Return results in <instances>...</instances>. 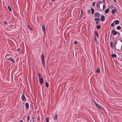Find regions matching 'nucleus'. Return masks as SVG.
Instances as JSON below:
<instances>
[{
	"label": "nucleus",
	"mask_w": 122,
	"mask_h": 122,
	"mask_svg": "<svg viewBox=\"0 0 122 122\" xmlns=\"http://www.w3.org/2000/svg\"><path fill=\"white\" fill-rule=\"evenodd\" d=\"M41 60L43 64V65L44 67H45V63L44 60V54H42L41 55Z\"/></svg>",
	"instance_id": "nucleus-1"
},
{
	"label": "nucleus",
	"mask_w": 122,
	"mask_h": 122,
	"mask_svg": "<svg viewBox=\"0 0 122 122\" xmlns=\"http://www.w3.org/2000/svg\"><path fill=\"white\" fill-rule=\"evenodd\" d=\"M38 75L40 83V84L41 85L43 83V79L41 74L39 73L38 74Z\"/></svg>",
	"instance_id": "nucleus-2"
},
{
	"label": "nucleus",
	"mask_w": 122,
	"mask_h": 122,
	"mask_svg": "<svg viewBox=\"0 0 122 122\" xmlns=\"http://www.w3.org/2000/svg\"><path fill=\"white\" fill-rule=\"evenodd\" d=\"M21 99L22 100V101H25L26 100V98H25V95H24V94H23L22 96H21Z\"/></svg>",
	"instance_id": "nucleus-3"
},
{
	"label": "nucleus",
	"mask_w": 122,
	"mask_h": 122,
	"mask_svg": "<svg viewBox=\"0 0 122 122\" xmlns=\"http://www.w3.org/2000/svg\"><path fill=\"white\" fill-rule=\"evenodd\" d=\"M100 15V13L98 12H95L94 14L95 16L97 18H98L99 17Z\"/></svg>",
	"instance_id": "nucleus-4"
},
{
	"label": "nucleus",
	"mask_w": 122,
	"mask_h": 122,
	"mask_svg": "<svg viewBox=\"0 0 122 122\" xmlns=\"http://www.w3.org/2000/svg\"><path fill=\"white\" fill-rule=\"evenodd\" d=\"M117 31L114 30H112L111 32V33H112V35H116L117 34Z\"/></svg>",
	"instance_id": "nucleus-5"
},
{
	"label": "nucleus",
	"mask_w": 122,
	"mask_h": 122,
	"mask_svg": "<svg viewBox=\"0 0 122 122\" xmlns=\"http://www.w3.org/2000/svg\"><path fill=\"white\" fill-rule=\"evenodd\" d=\"M94 103L96 106L99 109H101V108H102V107L100 106L99 105L97 104L95 101L94 102Z\"/></svg>",
	"instance_id": "nucleus-6"
},
{
	"label": "nucleus",
	"mask_w": 122,
	"mask_h": 122,
	"mask_svg": "<svg viewBox=\"0 0 122 122\" xmlns=\"http://www.w3.org/2000/svg\"><path fill=\"white\" fill-rule=\"evenodd\" d=\"M11 57H10V58H7L6 60H8V61H11L13 63H15V62L13 60V59H11Z\"/></svg>",
	"instance_id": "nucleus-7"
},
{
	"label": "nucleus",
	"mask_w": 122,
	"mask_h": 122,
	"mask_svg": "<svg viewBox=\"0 0 122 122\" xmlns=\"http://www.w3.org/2000/svg\"><path fill=\"white\" fill-rule=\"evenodd\" d=\"M42 29L44 33H45L46 32V28L45 26L43 25H42Z\"/></svg>",
	"instance_id": "nucleus-8"
},
{
	"label": "nucleus",
	"mask_w": 122,
	"mask_h": 122,
	"mask_svg": "<svg viewBox=\"0 0 122 122\" xmlns=\"http://www.w3.org/2000/svg\"><path fill=\"white\" fill-rule=\"evenodd\" d=\"M117 11V9L115 7V9H113L112 11V14H115V12Z\"/></svg>",
	"instance_id": "nucleus-9"
},
{
	"label": "nucleus",
	"mask_w": 122,
	"mask_h": 122,
	"mask_svg": "<svg viewBox=\"0 0 122 122\" xmlns=\"http://www.w3.org/2000/svg\"><path fill=\"white\" fill-rule=\"evenodd\" d=\"M105 19V17L103 15H102L101 17V20L102 21H103Z\"/></svg>",
	"instance_id": "nucleus-10"
},
{
	"label": "nucleus",
	"mask_w": 122,
	"mask_h": 122,
	"mask_svg": "<svg viewBox=\"0 0 122 122\" xmlns=\"http://www.w3.org/2000/svg\"><path fill=\"white\" fill-rule=\"evenodd\" d=\"M115 24L116 25L118 24L119 23V21L118 20H116L114 21Z\"/></svg>",
	"instance_id": "nucleus-11"
},
{
	"label": "nucleus",
	"mask_w": 122,
	"mask_h": 122,
	"mask_svg": "<svg viewBox=\"0 0 122 122\" xmlns=\"http://www.w3.org/2000/svg\"><path fill=\"white\" fill-rule=\"evenodd\" d=\"M94 20L96 21H99L100 20V19L98 18H95L94 19Z\"/></svg>",
	"instance_id": "nucleus-12"
},
{
	"label": "nucleus",
	"mask_w": 122,
	"mask_h": 122,
	"mask_svg": "<svg viewBox=\"0 0 122 122\" xmlns=\"http://www.w3.org/2000/svg\"><path fill=\"white\" fill-rule=\"evenodd\" d=\"M25 105L26 109H28L29 107L28 103H26L25 104Z\"/></svg>",
	"instance_id": "nucleus-13"
},
{
	"label": "nucleus",
	"mask_w": 122,
	"mask_h": 122,
	"mask_svg": "<svg viewBox=\"0 0 122 122\" xmlns=\"http://www.w3.org/2000/svg\"><path fill=\"white\" fill-rule=\"evenodd\" d=\"M96 33H95V36L94 37H97V38H98L99 37V35L98 33L96 31L95 32Z\"/></svg>",
	"instance_id": "nucleus-14"
},
{
	"label": "nucleus",
	"mask_w": 122,
	"mask_h": 122,
	"mask_svg": "<svg viewBox=\"0 0 122 122\" xmlns=\"http://www.w3.org/2000/svg\"><path fill=\"white\" fill-rule=\"evenodd\" d=\"M58 116L57 115H55L54 117V120H56Z\"/></svg>",
	"instance_id": "nucleus-15"
},
{
	"label": "nucleus",
	"mask_w": 122,
	"mask_h": 122,
	"mask_svg": "<svg viewBox=\"0 0 122 122\" xmlns=\"http://www.w3.org/2000/svg\"><path fill=\"white\" fill-rule=\"evenodd\" d=\"M102 1H98L97 2V5H98L99 6V5H100V4L101 3V2Z\"/></svg>",
	"instance_id": "nucleus-16"
},
{
	"label": "nucleus",
	"mask_w": 122,
	"mask_h": 122,
	"mask_svg": "<svg viewBox=\"0 0 122 122\" xmlns=\"http://www.w3.org/2000/svg\"><path fill=\"white\" fill-rule=\"evenodd\" d=\"M109 9H107L105 11V13H107L109 12Z\"/></svg>",
	"instance_id": "nucleus-17"
},
{
	"label": "nucleus",
	"mask_w": 122,
	"mask_h": 122,
	"mask_svg": "<svg viewBox=\"0 0 122 122\" xmlns=\"http://www.w3.org/2000/svg\"><path fill=\"white\" fill-rule=\"evenodd\" d=\"M81 14L80 15V17H82L83 15V11L82 9L81 10Z\"/></svg>",
	"instance_id": "nucleus-18"
},
{
	"label": "nucleus",
	"mask_w": 122,
	"mask_h": 122,
	"mask_svg": "<svg viewBox=\"0 0 122 122\" xmlns=\"http://www.w3.org/2000/svg\"><path fill=\"white\" fill-rule=\"evenodd\" d=\"M111 56L112 57L114 58L116 57L117 56L115 54H112Z\"/></svg>",
	"instance_id": "nucleus-19"
},
{
	"label": "nucleus",
	"mask_w": 122,
	"mask_h": 122,
	"mask_svg": "<svg viewBox=\"0 0 122 122\" xmlns=\"http://www.w3.org/2000/svg\"><path fill=\"white\" fill-rule=\"evenodd\" d=\"M101 26L99 25H98L96 26V28L98 29H100L101 28Z\"/></svg>",
	"instance_id": "nucleus-20"
},
{
	"label": "nucleus",
	"mask_w": 122,
	"mask_h": 122,
	"mask_svg": "<svg viewBox=\"0 0 122 122\" xmlns=\"http://www.w3.org/2000/svg\"><path fill=\"white\" fill-rule=\"evenodd\" d=\"M91 13L92 14H93L94 12V10L93 9L91 8Z\"/></svg>",
	"instance_id": "nucleus-21"
},
{
	"label": "nucleus",
	"mask_w": 122,
	"mask_h": 122,
	"mask_svg": "<svg viewBox=\"0 0 122 122\" xmlns=\"http://www.w3.org/2000/svg\"><path fill=\"white\" fill-rule=\"evenodd\" d=\"M96 71L98 73H99L100 71L99 69L98 68H97L96 70Z\"/></svg>",
	"instance_id": "nucleus-22"
},
{
	"label": "nucleus",
	"mask_w": 122,
	"mask_h": 122,
	"mask_svg": "<svg viewBox=\"0 0 122 122\" xmlns=\"http://www.w3.org/2000/svg\"><path fill=\"white\" fill-rule=\"evenodd\" d=\"M8 8L10 11H12V9L9 5H8Z\"/></svg>",
	"instance_id": "nucleus-23"
},
{
	"label": "nucleus",
	"mask_w": 122,
	"mask_h": 122,
	"mask_svg": "<svg viewBox=\"0 0 122 122\" xmlns=\"http://www.w3.org/2000/svg\"><path fill=\"white\" fill-rule=\"evenodd\" d=\"M121 29V27L120 26H118L117 27V29L118 30H120Z\"/></svg>",
	"instance_id": "nucleus-24"
},
{
	"label": "nucleus",
	"mask_w": 122,
	"mask_h": 122,
	"mask_svg": "<svg viewBox=\"0 0 122 122\" xmlns=\"http://www.w3.org/2000/svg\"><path fill=\"white\" fill-rule=\"evenodd\" d=\"M94 39L95 42L97 43V37H94Z\"/></svg>",
	"instance_id": "nucleus-25"
},
{
	"label": "nucleus",
	"mask_w": 122,
	"mask_h": 122,
	"mask_svg": "<svg viewBox=\"0 0 122 122\" xmlns=\"http://www.w3.org/2000/svg\"><path fill=\"white\" fill-rule=\"evenodd\" d=\"M110 44H111V48H112L113 47V42H112L111 41L110 42Z\"/></svg>",
	"instance_id": "nucleus-26"
},
{
	"label": "nucleus",
	"mask_w": 122,
	"mask_h": 122,
	"mask_svg": "<svg viewBox=\"0 0 122 122\" xmlns=\"http://www.w3.org/2000/svg\"><path fill=\"white\" fill-rule=\"evenodd\" d=\"M45 85L46 87H48L49 85L48 83L46 82L45 83Z\"/></svg>",
	"instance_id": "nucleus-27"
},
{
	"label": "nucleus",
	"mask_w": 122,
	"mask_h": 122,
	"mask_svg": "<svg viewBox=\"0 0 122 122\" xmlns=\"http://www.w3.org/2000/svg\"><path fill=\"white\" fill-rule=\"evenodd\" d=\"M114 26V23L113 22L111 24V27H112Z\"/></svg>",
	"instance_id": "nucleus-28"
},
{
	"label": "nucleus",
	"mask_w": 122,
	"mask_h": 122,
	"mask_svg": "<svg viewBox=\"0 0 122 122\" xmlns=\"http://www.w3.org/2000/svg\"><path fill=\"white\" fill-rule=\"evenodd\" d=\"M117 43V41H116L114 42V46L116 47V45Z\"/></svg>",
	"instance_id": "nucleus-29"
},
{
	"label": "nucleus",
	"mask_w": 122,
	"mask_h": 122,
	"mask_svg": "<svg viewBox=\"0 0 122 122\" xmlns=\"http://www.w3.org/2000/svg\"><path fill=\"white\" fill-rule=\"evenodd\" d=\"M46 122H48L49 121V118L48 117L46 118Z\"/></svg>",
	"instance_id": "nucleus-30"
},
{
	"label": "nucleus",
	"mask_w": 122,
	"mask_h": 122,
	"mask_svg": "<svg viewBox=\"0 0 122 122\" xmlns=\"http://www.w3.org/2000/svg\"><path fill=\"white\" fill-rule=\"evenodd\" d=\"M28 27L29 29L33 31L32 29L31 28H30L29 25H28Z\"/></svg>",
	"instance_id": "nucleus-31"
},
{
	"label": "nucleus",
	"mask_w": 122,
	"mask_h": 122,
	"mask_svg": "<svg viewBox=\"0 0 122 122\" xmlns=\"http://www.w3.org/2000/svg\"><path fill=\"white\" fill-rule=\"evenodd\" d=\"M95 2H94L92 3V5L93 6H95Z\"/></svg>",
	"instance_id": "nucleus-32"
},
{
	"label": "nucleus",
	"mask_w": 122,
	"mask_h": 122,
	"mask_svg": "<svg viewBox=\"0 0 122 122\" xmlns=\"http://www.w3.org/2000/svg\"><path fill=\"white\" fill-rule=\"evenodd\" d=\"M30 117L29 115H28V117L27 118V121H28L29 120Z\"/></svg>",
	"instance_id": "nucleus-33"
},
{
	"label": "nucleus",
	"mask_w": 122,
	"mask_h": 122,
	"mask_svg": "<svg viewBox=\"0 0 122 122\" xmlns=\"http://www.w3.org/2000/svg\"><path fill=\"white\" fill-rule=\"evenodd\" d=\"M39 119H40V117L39 116H38L37 117V121H38L39 120Z\"/></svg>",
	"instance_id": "nucleus-34"
},
{
	"label": "nucleus",
	"mask_w": 122,
	"mask_h": 122,
	"mask_svg": "<svg viewBox=\"0 0 122 122\" xmlns=\"http://www.w3.org/2000/svg\"><path fill=\"white\" fill-rule=\"evenodd\" d=\"M96 6H97V8H99V9H100V5H99V6L98 5H97V4Z\"/></svg>",
	"instance_id": "nucleus-35"
},
{
	"label": "nucleus",
	"mask_w": 122,
	"mask_h": 122,
	"mask_svg": "<svg viewBox=\"0 0 122 122\" xmlns=\"http://www.w3.org/2000/svg\"><path fill=\"white\" fill-rule=\"evenodd\" d=\"M74 44L75 45H76L77 44V41H74Z\"/></svg>",
	"instance_id": "nucleus-36"
},
{
	"label": "nucleus",
	"mask_w": 122,
	"mask_h": 122,
	"mask_svg": "<svg viewBox=\"0 0 122 122\" xmlns=\"http://www.w3.org/2000/svg\"><path fill=\"white\" fill-rule=\"evenodd\" d=\"M7 22L6 21H5L4 22V24L5 25H7Z\"/></svg>",
	"instance_id": "nucleus-37"
},
{
	"label": "nucleus",
	"mask_w": 122,
	"mask_h": 122,
	"mask_svg": "<svg viewBox=\"0 0 122 122\" xmlns=\"http://www.w3.org/2000/svg\"><path fill=\"white\" fill-rule=\"evenodd\" d=\"M117 32V34H118L119 36H120V33L118 32Z\"/></svg>",
	"instance_id": "nucleus-38"
},
{
	"label": "nucleus",
	"mask_w": 122,
	"mask_h": 122,
	"mask_svg": "<svg viewBox=\"0 0 122 122\" xmlns=\"http://www.w3.org/2000/svg\"><path fill=\"white\" fill-rule=\"evenodd\" d=\"M105 8V6L104 5H103V9L104 10Z\"/></svg>",
	"instance_id": "nucleus-39"
},
{
	"label": "nucleus",
	"mask_w": 122,
	"mask_h": 122,
	"mask_svg": "<svg viewBox=\"0 0 122 122\" xmlns=\"http://www.w3.org/2000/svg\"><path fill=\"white\" fill-rule=\"evenodd\" d=\"M95 23H96V24H98L99 23V21H96V22H95Z\"/></svg>",
	"instance_id": "nucleus-40"
},
{
	"label": "nucleus",
	"mask_w": 122,
	"mask_h": 122,
	"mask_svg": "<svg viewBox=\"0 0 122 122\" xmlns=\"http://www.w3.org/2000/svg\"><path fill=\"white\" fill-rule=\"evenodd\" d=\"M90 10H88V11H87V12L88 13H90Z\"/></svg>",
	"instance_id": "nucleus-41"
},
{
	"label": "nucleus",
	"mask_w": 122,
	"mask_h": 122,
	"mask_svg": "<svg viewBox=\"0 0 122 122\" xmlns=\"http://www.w3.org/2000/svg\"><path fill=\"white\" fill-rule=\"evenodd\" d=\"M20 122H23V121L22 120H20Z\"/></svg>",
	"instance_id": "nucleus-42"
},
{
	"label": "nucleus",
	"mask_w": 122,
	"mask_h": 122,
	"mask_svg": "<svg viewBox=\"0 0 122 122\" xmlns=\"http://www.w3.org/2000/svg\"><path fill=\"white\" fill-rule=\"evenodd\" d=\"M20 50V48H18V49H17V50L18 51H19Z\"/></svg>",
	"instance_id": "nucleus-43"
},
{
	"label": "nucleus",
	"mask_w": 122,
	"mask_h": 122,
	"mask_svg": "<svg viewBox=\"0 0 122 122\" xmlns=\"http://www.w3.org/2000/svg\"><path fill=\"white\" fill-rule=\"evenodd\" d=\"M113 0L115 2H116V0Z\"/></svg>",
	"instance_id": "nucleus-44"
},
{
	"label": "nucleus",
	"mask_w": 122,
	"mask_h": 122,
	"mask_svg": "<svg viewBox=\"0 0 122 122\" xmlns=\"http://www.w3.org/2000/svg\"><path fill=\"white\" fill-rule=\"evenodd\" d=\"M105 0H103V2L104 3H105V1H105Z\"/></svg>",
	"instance_id": "nucleus-45"
},
{
	"label": "nucleus",
	"mask_w": 122,
	"mask_h": 122,
	"mask_svg": "<svg viewBox=\"0 0 122 122\" xmlns=\"http://www.w3.org/2000/svg\"><path fill=\"white\" fill-rule=\"evenodd\" d=\"M121 49L122 50V45L121 47Z\"/></svg>",
	"instance_id": "nucleus-46"
},
{
	"label": "nucleus",
	"mask_w": 122,
	"mask_h": 122,
	"mask_svg": "<svg viewBox=\"0 0 122 122\" xmlns=\"http://www.w3.org/2000/svg\"><path fill=\"white\" fill-rule=\"evenodd\" d=\"M55 0H51L52 1H54Z\"/></svg>",
	"instance_id": "nucleus-47"
},
{
	"label": "nucleus",
	"mask_w": 122,
	"mask_h": 122,
	"mask_svg": "<svg viewBox=\"0 0 122 122\" xmlns=\"http://www.w3.org/2000/svg\"><path fill=\"white\" fill-rule=\"evenodd\" d=\"M33 122H34V121L33 119Z\"/></svg>",
	"instance_id": "nucleus-48"
},
{
	"label": "nucleus",
	"mask_w": 122,
	"mask_h": 122,
	"mask_svg": "<svg viewBox=\"0 0 122 122\" xmlns=\"http://www.w3.org/2000/svg\"><path fill=\"white\" fill-rule=\"evenodd\" d=\"M33 122H34V121L33 119Z\"/></svg>",
	"instance_id": "nucleus-49"
},
{
	"label": "nucleus",
	"mask_w": 122,
	"mask_h": 122,
	"mask_svg": "<svg viewBox=\"0 0 122 122\" xmlns=\"http://www.w3.org/2000/svg\"><path fill=\"white\" fill-rule=\"evenodd\" d=\"M121 57H122V55H121Z\"/></svg>",
	"instance_id": "nucleus-50"
}]
</instances>
